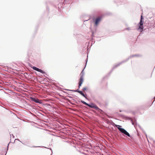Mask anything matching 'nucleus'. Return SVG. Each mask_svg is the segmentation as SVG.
Wrapping results in <instances>:
<instances>
[{"label":"nucleus","mask_w":155,"mask_h":155,"mask_svg":"<svg viewBox=\"0 0 155 155\" xmlns=\"http://www.w3.org/2000/svg\"><path fill=\"white\" fill-rule=\"evenodd\" d=\"M34 70H35L37 71H38L39 72H41V73L42 74H45V71H43L41 69H39L37 68H36L35 67H33L32 68Z\"/></svg>","instance_id":"39448f33"},{"label":"nucleus","mask_w":155,"mask_h":155,"mask_svg":"<svg viewBox=\"0 0 155 155\" xmlns=\"http://www.w3.org/2000/svg\"><path fill=\"white\" fill-rule=\"evenodd\" d=\"M116 127H117L118 130L120 131L122 133H124V134L128 136V137H130V135L123 128H121L120 127H121L120 125H117Z\"/></svg>","instance_id":"f257e3e1"},{"label":"nucleus","mask_w":155,"mask_h":155,"mask_svg":"<svg viewBox=\"0 0 155 155\" xmlns=\"http://www.w3.org/2000/svg\"><path fill=\"white\" fill-rule=\"evenodd\" d=\"M32 100L36 103H41L40 100L38 99H35L33 98Z\"/></svg>","instance_id":"6e6552de"},{"label":"nucleus","mask_w":155,"mask_h":155,"mask_svg":"<svg viewBox=\"0 0 155 155\" xmlns=\"http://www.w3.org/2000/svg\"><path fill=\"white\" fill-rule=\"evenodd\" d=\"M87 90V87H84L83 88V90L84 91H86Z\"/></svg>","instance_id":"f8f14e48"},{"label":"nucleus","mask_w":155,"mask_h":155,"mask_svg":"<svg viewBox=\"0 0 155 155\" xmlns=\"http://www.w3.org/2000/svg\"><path fill=\"white\" fill-rule=\"evenodd\" d=\"M97 110L98 111V112L100 113H104V111L101 109H100L98 107V109H97Z\"/></svg>","instance_id":"9d476101"},{"label":"nucleus","mask_w":155,"mask_h":155,"mask_svg":"<svg viewBox=\"0 0 155 155\" xmlns=\"http://www.w3.org/2000/svg\"><path fill=\"white\" fill-rule=\"evenodd\" d=\"M143 21L140 20V22L139 23L138 30H140L141 32L143 31Z\"/></svg>","instance_id":"7ed1b4c3"},{"label":"nucleus","mask_w":155,"mask_h":155,"mask_svg":"<svg viewBox=\"0 0 155 155\" xmlns=\"http://www.w3.org/2000/svg\"><path fill=\"white\" fill-rule=\"evenodd\" d=\"M81 102L83 104L88 106L89 104L87 103L86 102H84V101H81Z\"/></svg>","instance_id":"9b49d317"},{"label":"nucleus","mask_w":155,"mask_h":155,"mask_svg":"<svg viewBox=\"0 0 155 155\" xmlns=\"http://www.w3.org/2000/svg\"><path fill=\"white\" fill-rule=\"evenodd\" d=\"M74 91L79 93L81 94L82 96H83V97H85V95L82 92V91H80L78 90H77Z\"/></svg>","instance_id":"1a4fd4ad"},{"label":"nucleus","mask_w":155,"mask_h":155,"mask_svg":"<svg viewBox=\"0 0 155 155\" xmlns=\"http://www.w3.org/2000/svg\"><path fill=\"white\" fill-rule=\"evenodd\" d=\"M84 74V73L83 71L80 74L81 77L79 82V88H80V87L81 86L83 82Z\"/></svg>","instance_id":"f03ea898"},{"label":"nucleus","mask_w":155,"mask_h":155,"mask_svg":"<svg viewBox=\"0 0 155 155\" xmlns=\"http://www.w3.org/2000/svg\"><path fill=\"white\" fill-rule=\"evenodd\" d=\"M143 21L140 20V22L139 23L138 30H140L141 32L143 31Z\"/></svg>","instance_id":"20e7f679"},{"label":"nucleus","mask_w":155,"mask_h":155,"mask_svg":"<svg viewBox=\"0 0 155 155\" xmlns=\"http://www.w3.org/2000/svg\"><path fill=\"white\" fill-rule=\"evenodd\" d=\"M143 16L142 15H141V19L140 20H143Z\"/></svg>","instance_id":"ddd939ff"},{"label":"nucleus","mask_w":155,"mask_h":155,"mask_svg":"<svg viewBox=\"0 0 155 155\" xmlns=\"http://www.w3.org/2000/svg\"><path fill=\"white\" fill-rule=\"evenodd\" d=\"M101 19V18L100 17L97 18L95 20V25H97Z\"/></svg>","instance_id":"423d86ee"},{"label":"nucleus","mask_w":155,"mask_h":155,"mask_svg":"<svg viewBox=\"0 0 155 155\" xmlns=\"http://www.w3.org/2000/svg\"><path fill=\"white\" fill-rule=\"evenodd\" d=\"M88 106L91 108H92L96 109V110L98 109V107L96 105L92 104H89Z\"/></svg>","instance_id":"0eeeda50"}]
</instances>
